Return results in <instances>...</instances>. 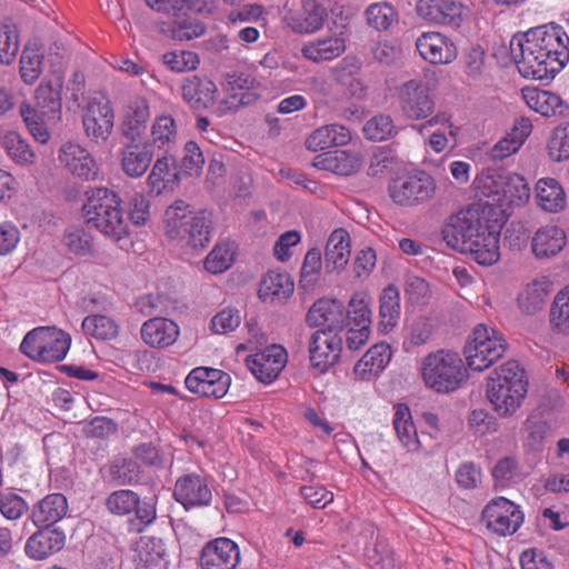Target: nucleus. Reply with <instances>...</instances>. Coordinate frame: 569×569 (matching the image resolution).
Returning <instances> with one entry per match:
<instances>
[{"instance_id": "nucleus-1", "label": "nucleus", "mask_w": 569, "mask_h": 569, "mask_svg": "<svg viewBox=\"0 0 569 569\" xmlns=\"http://www.w3.org/2000/svg\"><path fill=\"white\" fill-rule=\"evenodd\" d=\"M510 51L523 77L551 80L569 61V37L559 26H540L513 36Z\"/></svg>"}, {"instance_id": "nucleus-2", "label": "nucleus", "mask_w": 569, "mask_h": 569, "mask_svg": "<svg viewBox=\"0 0 569 569\" xmlns=\"http://www.w3.org/2000/svg\"><path fill=\"white\" fill-rule=\"evenodd\" d=\"M122 203L116 191L103 187L94 188L88 193L82 213L88 224L116 242L119 248L126 249L131 241Z\"/></svg>"}, {"instance_id": "nucleus-3", "label": "nucleus", "mask_w": 569, "mask_h": 569, "mask_svg": "<svg viewBox=\"0 0 569 569\" xmlns=\"http://www.w3.org/2000/svg\"><path fill=\"white\" fill-rule=\"evenodd\" d=\"M167 236L193 250L203 249L211 239L212 220L206 210L193 211L183 200H176L164 211Z\"/></svg>"}, {"instance_id": "nucleus-4", "label": "nucleus", "mask_w": 569, "mask_h": 569, "mask_svg": "<svg viewBox=\"0 0 569 569\" xmlns=\"http://www.w3.org/2000/svg\"><path fill=\"white\" fill-rule=\"evenodd\" d=\"M466 377L461 358L445 350L429 353L422 360V379L437 392H450L459 388Z\"/></svg>"}, {"instance_id": "nucleus-5", "label": "nucleus", "mask_w": 569, "mask_h": 569, "mask_svg": "<svg viewBox=\"0 0 569 569\" xmlns=\"http://www.w3.org/2000/svg\"><path fill=\"white\" fill-rule=\"evenodd\" d=\"M71 337L56 327H38L29 331L20 351L33 361L48 363L62 360L70 349Z\"/></svg>"}, {"instance_id": "nucleus-6", "label": "nucleus", "mask_w": 569, "mask_h": 569, "mask_svg": "<svg viewBox=\"0 0 569 569\" xmlns=\"http://www.w3.org/2000/svg\"><path fill=\"white\" fill-rule=\"evenodd\" d=\"M506 350L507 343L493 328L478 325L463 348V355L471 370L482 371L500 359Z\"/></svg>"}, {"instance_id": "nucleus-7", "label": "nucleus", "mask_w": 569, "mask_h": 569, "mask_svg": "<svg viewBox=\"0 0 569 569\" xmlns=\"http://www.w3.org/2000/svg\"><path fill=\"white\" fill-rule=\"evenodd\" d=\"M436 190L435 179L422 170L393 179L388 186L393 202L406 207L428 202L433 198Z\"/></svg>"}, {"instance_id": "nucleus-8", "label": "nucleus", "mask_w": 569, "mask_h": 569, "mask_svg": "<svg viewBox=\"0 0 569 569\" xmlns=\"http://www.w3.org/2000/svg\"><path fill=\"white\" fill-rule=\"evenodd\" d=\"M482 193L500 207H520L529 200L530 188L520 174L497 173L485 179Z\"/></svg>"}, {"instance_id": "nucleus-9", "label": "nucleus", "mask_w": 569, "mask_h": 569, "mask_svg": "<svg viewBox=\"0 0 569 569\" xmlns=\"http://www.w3.org/2000/svg\"><path fill=\"white\" fill-rule=\"evenodd\" d=\"M487 222L488 220L481 216L478 208L469 207L448 218L441 231L442 238L455 250L471 248V239L481 232Z\"/></svg>"}, {"instance_id": "nucleus-10", "label": "nucleus", "mask_w": 569, "mask_h": 569, "mask_svg": "<svg viewBox=\"0 0 569 569\" xmlns=\"http://www.w3.org/2000/svg\"><path fill=\"white\" fill-rule=\"evenodd\" d=\"M399 107L409 120H422L432 114L435 101L430 90L421 80H409L398 89Z\"/></svg>"}, {"instance_id": "nucleus-11", "label": "nucleus", "mask_w": 569, "mask_h": 569, "mask_svg": "<svg viewBox=\"0 0 569 569\" xmlns=\"http://www.w3.org/2000/svg\"><path fill=\"white\" fill-rule=\"evenodd\" d=\"M486 527L499 536L515 533L523 522V515L512 501L499 497L488 503L482 511Z\"/></svg>"}, {"instance_id": "nucleus-12", "label": "nucleus", "mask_w": 569, "mask_h": 569, "mask_svg": "<svg viewBox=\"0 0 569 569\" xmlns=\"http://www.w3.org/2000/svg\"><path fill=\"white\" fill-rule=\"evenodd\" d=\"M342 350V338L330 335L325 329L315 331L309 341V359L311 367L320 373L326 372L338 362Z\"/></svg>"}, {"instance_id": "nucleus-13", "label": "nucleus", "mask_w": 569, "mask_h": 569, "mask_svg": "<svg viewBox=\"0 0 569 569\" xmlns=\"http://www.w3.org/2000/svg\"><path fill=\"white\" fill-rule=\"evenodd\" d=\"M86 136L96 142H106L114 127V112L110 102L91 100L82 114Z\"/></svg>"}, {"instance_id": "nucleus-14", "label": "nucleus", "mask_w": 569, "mask_h": 569, "mask_svg": "<svg viewBox=\"0 0 569 569\" xmlns=\"http://www.w3.org/2000/svg\"><path fill=\"white\" fill-rule=\"evenodd\" d=\"M306 323L310 328L327 325V332L341 331L346 327V308L338 299L321 298L309 308Z\"/></svg>"}, {"instance_id": "nucleus-15", "label": "nucleus", "mask_w": 569, "mask_h": 569, "mask_svg": "<svg viewBox=\"0 0 569 569\" xmlns=\"http://www.w3.org/2000/svg\"><path fill=\"white\" fill-rule=\"evenodd\" d=\"M150 117L149 104L143 98H136L130 102L120 123L121 142H144L147 139V123Z\"/></svg>"}, {"instance_id": "nucleus-16", "label": "nucleus", "mask_w": 569, "mask_h": 569, "mask_svg": "<svg viewBox=\"0 0 569 569\" xmlns=\"http://www.w3.org/2000/svg\"><path fill=\"white\" fill-rule=\"evenodd\" d=\"M247 366L252 375L261 382H272L287 363V351L278 345L248 356Z\"/></svg>"}, {"instance_id": "nucleus-17", "label": "nucleus", "mask_w": 569, "mask_h": 569, "mask_svg": "<svg viewBox=\"0 0 569 569\" xmlns=\"http://www.w3.org/2000/svg\"><path fill=\"white\" fill-rule=\"evenodd\" d=\"M173 497L186 510L209 506L212 492L204 478L188 473L177 479Z\"/></svg>"}, {"instance_id": "nucleus-18", "label": "nucleus", "mask_w": 569, "mask_h": 569, "mask_svg": "<svg viewBox=\"0 0 569 569\" xmlns=\"http://www.w3.org/2000/svg\"><path fill=\"white\" fill-rule=\"evenodd\" d=\"M239 561V548L228 538H218L208 542L200 556V565L203 569H236Z\"/></svg>"}, {"instance_id": "nucleus-19", "label": "nucleus", "mask_w": 569, "mask_h": 569, "mask_svg": "<svg viewBox=\"0 0 569 569\" xmlns=\"http://www.w3.org/2000/svg\"><path fill=\"white\" fill-rule=\"evenodd\" d=\"M418 14L431 22L459 27L463 21L465 7L456 0H419Z\"/></svg>"}, {"instance_id": "nucleus-20", "label": "nucleus", "mask_w": 569, "mask_h": 569, "mask_svg": "<svg viewBox=\"0 0 569 569\" xmlns=\"http://www.w3.org/2000/svg\"><path fill=\"white\" fill-rule=\"evenodd\" d=\"M499 237V227L488 224L487 222L482 227L481 232H478L476 237L471 239V248H461L459 251L469 253L479 264L491 266L500 258Z\"/></svg>"}, {"instance_id": "nucleus-21", "label": "nucleus", "mask_w": 569, "mask_h": 569, "mask_svg": "<svg viewBox=\"0 0 569 569\" xmlns=\"http://www.w3.org/2000/svg\"><path fill=\"white\" fill-rule=\"evenodd\" d=\"M119 152L120 166L123 173L130 178L142 177L153 159V149L150 141L121 142Z\"/></svg>"}, {"instance_id": "nucleus-22", "label": "nucleus", "mask_w": 569, "mask_h": 569, "mask_svg": "<svg viewBox=\"0 0 569 569\" xmlns=\"http://www.w3.org/2000/svg\"><path fill=\"white\" fill-rule=\"evenodd\" d=\"M59 161L79 178L89 180L97 174V164L88 150L78 143L67 142L59 151Z\"/></svg>"}, {"instance_id": "nucleus-23", "label": "nucleus", "mask_w": 569, "mask_h": 569, "mask_svg": "<svg viewBox=\"0 0 569 569\" xmlns=\"http://www.w3.org/2000/svg\"><path fill=\"white\" fill-rule=\"evenodd\" d=\"M64 542L66 535L63 531L51 527H43V529L29 537L24 550L30 558L42 560L60 551Z\"/></svg>"}, {"instance_id": "nucleus-24", "label": "nucleus", "mask_w": 569, "mask_h": 569, "mask_svg": "<svg viewBox=\"0 0 569 569\" xmlns=\"http://www.w3.org/2000/svg\"><path fill=\"white\" fill-rule=\"evenodd\" d=\"M420 56L430 63H449L457 56V48L439 32H426L416 42Z\"/></svg>"}, {"instance_id": "nucleus-25", "label": "nucleus", "mask_w": 569, "mask_h": 569, "mask_svg": "<svg viewBox=\"0 0 569 569\" xmlns=\"http://www.w3.org/2000/svg\"><path fill=\"white\" fill-rule=\"evenodd\" d=\"M63 76L54 71L36 90L37 107L41 108L50 120H59L61 116V91Z\"/></svg>"}, {"instance_id": "nucleus-26", "label": "nucleus", "mask_w": 569, "mask_h": 569, "mask_svg": "<svg viewBox=\"0 0 569 569\" xmlns=\"http://www.w3.org/2000/svg\"><path fill=\"white\" fill-rule=\"evenodd\" d=\"M351 254L350 236L347 230H333L325 249V268L327 272H340L348 264Z\"/></svg>"}, {"instance_id": "nucleus-27", "label": "nucleus", "mask_w": 569, "mask_h": 569, "mask_svg": "<svg viewBox=\"0 0 569 569\" xmlns=\"http://www.w3.org/2000/svg\"><path fill=\"white\" fill-rule=\"evenodd\" d=\"M179 336L178 326L169 319L154 317L141 327V338L151 348H167Z\"/></svg>"}, {"instance_id": "nucleus-28", "label": "nucleus", "mask_w": 569, "mask_h": 569, "mask_svg": "<svg viewBox=\"0 0 569 569\" xmlns=\"http://www.w3.org/2000/svg\"><path fill=\"white\" fill-rule=\"evenodd\" d=\"M566 232L557 226L538 229L531 240V249L538 259L558 254L566 246Z\"/></svg>"}, {"instance_id": "nucleus-29", "label": "nucleus", "mask_w": 569, "mask_h": 569, "mask_svg": "<svg viewBox=\"0 0 569 569\" xmlns=\"http://www.w3.org/2000/svg\"><path fill=\"white\" fill-rule=\"evenodd\" d=\"M486 393L492 409L501 418L513 416L527 396L519 391L515 393L512 389L503 387V385H495V381L487 382Z\"/></svg>"}, {"instance_id": "nucleus-30", "label": "nucleus", "mask_w": 569, "mask_h": 569, "mask_svg": "<svg viewBox=\"0 0 569 569\" xmlns=\"http://www.w3.org/2000/svg\"><path fill=\"white\" fill-rule=\"evenodd\" d=\"M67 511V498L62 493H51L33 507L32 521L37 527H52L66 516Z\"/></svg>"}, {"instance_id": "nucleus-31", "label": "nucleus", "mask_w": 569, "mask_h": 569, "mask_svg": "<svg viewBox=\"0 0 569 569\" xmlns=\"http://www.w3.org/2000/svg\"><path fill=\"white\" fill-rule=\"evenodd\" d=\"M351 140L350 130L342 124H327L316 129L306 140L308 150L318 151L347 146Z\"/></svg>"}, {"instance_id": "nucleus-32", "label": "nucleus", "mask_w": 569, "mask_h": 569, "mask_svg": "<svg viewBox=\"0 0 569 569\" xmlns=\"http://www.w3.org/2000/svg\"><path fill=\"white\" fill-rule=\"evenodd\" d=\"M522 94L528 107L543 117L563 116L568 109L562 99L550 91L526 88Z\"/></svg>"}, {"instance_id": "nucleus-33", "label": "nucleus", "mask_w": 569, "mask_h": 569, "mask_svg": "<svg viewBox=\"0 0 569 569\" xmlns=\"http://www.w3.org/2000/svg\"><path fill=\"white\" fill-rule=\"evenodd\" d=\"M179 181L180 171H178V162L172 156L167 153L157 159L148 176L150 191L156 192V194H160L163 189L172 188Z\"/></svg>"}, {"instance_id": "nucleus-34", "label": "nucleus", "mask_w": 569, "mask_h": 569, "mask_svg": "<svg viewBox=\"0 0 569 569\" xmlns=\"http://www.w3.org/2000/svg\"><path fill=\"white\" fill-rule=\"evenodd\" d=\"M536 199L547 212L557 213L566 208V192L555 178H541L536 183Z\"/></svg>"}, {"instance_id": "nucleus-35", "label": "nucleus", "mask_w": 569, "mask_h": 569, "mask_svg": "<svg viewBox=\"0 0 569 569\" xmlns=\"http://www.w3.org/2000/svg\"><path fill=\"white\" fill-rule=\"evenodd\" d=\"M217 87L209 79L193 76L182 84V97L196 110L208 108L213 103Z\"/></svg>"}, {"instance_id": "nucleus-36", "label": "nucleus", "mask_w": 569, "mask_h": 569, "mask_svg": "<svg viewBox=\"0 0 569 569\" xmlns=\"http://www.w3.org/2000/svg\"><path fill=\"white\" fill-rule=\"evenodd\" d=\"M166 556L161 538L143 537L137 546L134 562L138 569H161Z\"/></svg>"}, {"instance_id": "nucleus-37", "label": "nucleus", "mask_w": 569, "mask_h": 569, "mask_svg": "<svg viewBox=\"0 0 569 569\" xmlns=\"http://www.w3.org/2000/svg\"><path fill=\"white\" fill-rule=\"evenodd\" d=\"M326 17L327 10L320 2L305 0L301 12L291 19L290 26L296 32H315L322 28Z\"/></svg>"}, {"instance_id": "nucleus-38", "label": "nucleus", "mask_w": 569, "mask_h": 569, "mask_svg": "<svg viewBox=\"0 0 569 569\" xmlns=\"http://www.w3.org/2000/svg\"><path fill=\"white\" fill-rule=\"evenodd\" d=\"M42 43L39 39L29 40L20 57V76L23 82L32 84L42 72Z\"/></svg>"}, {"instance_id": "nucleus-39", "label": "nucleus", "mask_w": 569, "mask_h": 569, "mask_svg": "<svg viewBox=\"0 0 569 569\" xmlns=\"http://www.w3.org/2000/svg\"><path fill=\"white\" fill-rule=\"evenodd\" d=\"M532 130L529 119L521 118L512 128V131L503 139L498 141L492 148L491 156L495 160H503L513 154L523 144Z\"/></svg>"}, {"instance_id": "nucleus-40", "label": "nucleus", "mask_w": 569, "mask_h": 569, "mask_svg": "<svg viewBox=\"0 0 569 569\" xmlns=\"http://www.w3.org/2000/svg\"><path fill=\"white\" fill-rule=\"evenodd\" d=\"M492 381H495V385H503V387L512 389L515 393L517 391L528 392V380L525 370L515 360H510L496 368L487 379V382Z\"/></svg>"}, {"instance_id": "nucleus-41", "label": "nucleus", "mask_w": 569, "mask_h": 569, "mask_svg": "<svg viewBox=\"0 0 569 569\" xmlns=\"http://www.w3.org/2000/svg\"><path fill=\"white\" fill-rule=\"evenodd\" d=\"M549 327L552 335L569 336V284L559 290L551 302Z\"/></svg>"}, {"instance_id": "nucleus-42", "label": "nucleus", "mask_w": 569, "mask_h": 569, "mask_svg": "<svg viewBox=\"0 0 569 569\" xmlns=\"http://www.w3.org/2000/svg\"><path fill=\"white\" fill-rule=\"evenodd\" d=\"M380 330L388 332L395 328L400 318V293L395 284L387 286L379 298Z\"/></svg>"}, {"instance_id": "nucleus-43", "label": "nucleus", "mask_w": 569, "mask_h": 569, "mask_svg": "<svg viewBox=\"0 0 569 569\" xmlns=\"http://www.w3.org/2000/svg\"><path fill=\"white\" fill-rule=\"evenodd\" d=\"M393 428L399 440L409 451L419 450L420 441L407 405L397 403L395 406Z\"/></svg>"}, {"instance_id": "nucleus-44", "label": "nucleus", "mask_w": 569, "mask_h": 569, "mask_svg": "<svg viewBox=\"0 0 569 569\" xmlns=\"http://www.w3.org/2000/svg\"><path fill=\"white\" fill-rule=\"evenodd\" d=\"M345 50L346 43L342 38L329 37L305 44L301 52L307 59L318 62L332 60L339 57Z\"/></svg>"}, {"instance_id": "nucleus-45", "label": "nucleus", "mask_w": 569, "mask_h": 569, "mask_svg": "<svg viewBox=\"0 0 569 569\" xmlns=\"http://www.w3.org/2000/svg\"><path fill=\"white\" fill-rule=\"evenodd\" d=\"M315 166L325 170H330L340 176H350L357 172L361 166L360 159L347 151H336L323 153L316 158Z\"/></svg>"}, {"instance_id": "nucleus-46", "label": "nucleus", "mask_w": 569, "mask_h": 569, "mask_svg": "<svg viewBox=\"0 0 569 569\" xmlns=\"http://www.w3.org/2000/svg\"><path fill=\"white\" fill-rule=\"evenodd\" d=\"M1 146L18 164L29 166L36 161V153L29 143L16 131H6L2 134Z\"/></svg>"}, {"instance_id": "nucleus-47", "label": "nucleus", "mask_w": 569, "mask_h": 569, "mask_svg": "<svg viewBox=\"0 0 569 569\" xmlns=\"http://www.w3.org/2000/svg\"><path fill=\"white\" fill-rule=\"evenodd\" d=\"M371 299L366 292H355L346 310V327H366L371 325Z\"/></svg>"}, {"instance_id": "nucleus-48", "label": "nucleus", "mask_w": 569, "mask_h": 569, "mask_svg": "<svg viewBox=\"0 0 569 569\" xmlns=\"http://www.w3.org/2000/svg\"><path fill=\"white\" fill-rule=\"evenodd\" d=\"M63 246L76 256H91L94 252L93 237L81 226H70L64 230Z\"/></svg>"}, {"instance_id": "nucleus-49", "label": "nucleus", "mask_w": 569, "mask_h": 569, "mask_svg": "<svg viewBox=\"0 0 569 569\" xmlns=\"http://www.w3.org/2000/svg\"><path fill=\"white\" fill-rule=\"evenodd\" d=\"M81 327L84 335L98 340H112L119 333V326L117 322L102 315H91L86 317Z\"/></svg>"}, {"instance_id": "nucleus-50", "label": "nucleus", "mask_w": 569, "mask_h": 569, "mask_svg": "<svg viewBox=\"0 0 569 569\" xmlns=\"http://www.w3.org/2000/svg\"><path fill=\"white\" fill-rule=\"evenodd\" d=\"M548 286L545 282L533 281L529 283L518 297L520 310L527 315H536L541 311L548 296Z\"/></svg>"}, {"instance_id": "nucleus-51", "label": "nucleus", "mask_w": 569, "mask_h": 569, "mask_svg": "<svg viewBox=\"0 0 569 569\" xmlns=\"http://www.w3.org/2000/svg\"><path fill=\"white\" fill-rule=\"evenodd\" d=\"M259 291L263 297L286 299L293 292V281L288 273L269 271L263 277Z\"/></svg>"}, {"instance_id": "nucleus-52", "label": "nucleus", "mask_w": 569, "mask_h": 569, "mask_svg": "<svg viewBox=\"0 0 569 569\" xmlns=\"http://www.w3.org/2000/svg\"><path fill=\"white\" fill-rule=\"evenodd\" d=\"M391 359V349L389 345L381 342L373 345L363 357L357 362L355 370L363 368L366 372L378 375L381 372Z\"/></svg>"}, {"instance_id": "nucleus-53", "label": "nucleus", "mask_w": 569, "mask_h": 569, "mask_svg": "<svg viewBox=\"0 0 569 569\" xmlns=\"http://www.w3.org/2000/svg\"><path fill=\"white\" fill-rule=\"evenodd\" d=\"M20 116L32 137L40 143H46L49 138V131L46 127L43 116L44 111H39L28 102H22L19 107Z\"/></svg>"}, {"instance_id": "nucleus-54", "label": "nucleus", "mask_w": 569, "mask_h": 569, "mask_svg": "<svg viewBox=\"0 0 569 569\" xmlns=\"http://www.w3.org/2000/svg\"><path fill=\"white\" fill-rule=\"evenodd\" d=\"M432 329L433 327L429 318L418 317L413 319L405 329L403 350L409 352L415 347L425 345L429 340Z\"/></svg>"}, {"instance_id": "nucleus-55", "label": "nucleus", "mask_w": 569, "mask_h": 569, "mask_svg": "<svg viewBox=\"0 0 569 569\" xmlns=\"http://www.w3.org/2000/svg\"><path fill=\"white\" fill-rule=\"evenodd\" d=\"M227 372L207 367H198L190 371L187 376L184 383L186 388L193 393H206L210 388V385H213L217 380H219V375H226Z\"/></svg>"}, {"instance_id": "nucleus-56", "label": "nucleus", "mask_w": 569, "mask_h": 569, "mask_svg": "<svg viewBox=\"0 0 569 569\" xmlns=\"http://www.w3.org/2000/svg\"><path fill=\"white\" fill-rule=\"evenodd\" d=\"M151 137L152 139L149 141L152 149L153 147L163 149L166 146L174 142L177 137L174 119L167 114L158 117L152 124Z\"/></svg>"}, {"instance_id": "nucleus-57", "label": "nucleus", "mask_w": 569, "mask_h": 569, "mask_svg": "<svg viewBox=\"0 0 569 569\" xmlns=\"http://www.w3.org/2000/svg\"><path fill=\"white\" fill-rule=\"evenodd\" d=\"M233 256L230 243H217L204 260V269L213 274L221 273L231 267Z\"/></svg>"}, {"instance_id": "nucleus-58", "label": "nucleus", "mask_w": 569, "mask_h": 569, "mask_svg": "<svg viewBox=\"0 0 569 569\" xmlns=\"http://www.w3.org/2000/svg\"><path fill=\"white\" fill-rule=\"evenodd\" d=\"M18 28L14 24H2L0 27V62L10 66L19 51Z\"/></svg>"}, {"instance_id": "nucleus-59", "label": "nucleus", "mask_w": 569, "mask_h": 569, "mask_svg": "<svg viewBox=\"0 0 569 569\" xmlns=\"http://www.w3.org/2000/svg\"><path fill=\"white\" fill-rule=\"evenodd\" d=\"M363 134L372 141H383L396 134V127L390 116L378 114L363 126Z\"/></svg>"}, {"instance_id": "nucleus-60", "label": "nucleus", "mask_w": 569, "mask_h": 569, "mask_svg": "<svg viewBox=\"0 0 569 569\" xmlns=\"http://www.w3.org/2000/svg\"><path fill=\"white\" fill-rule=\"evenodd\" d=\"M549 156L553 161H563L569 158V122L556 127L547 144Z\"/></svg>"}, {"instance_id": "nucleus-61", "label": "nucleus", "mask_w": 569, "mask_h": 569, "mask_svg": "<svg viewBox=\"0 0 569 569\" xmlns=\"http://www.w3.org/2000/svg\"><path fill=\"white\" fill-rule=\"evenodd\" d=\"M204 164V157L194 141H188L183 148V157L178 162V171L186 176H198Z\"/></svg>"}, {"instance_id": "nucleus-62", "label": "nucleus", "mask_w": 569, "mask_h": 569, "mask_svg": "<svg viewBox=\"0 0 569 569\" xmlns=\"http://www.w3.org/2000/svg\"><path fill=\"white\" fill-rule=\"evenodd\" d=\"M367 22L376 30H388L391 24L397 20L395 9L383 3H372L366 10Z\"/></svg>"}, {"instance_id": "nucleus-63", "label": "nucleus", "mask_w": 569, "mask_h": 569, "mask_svg": "<svg viewBox=\"0 0 569 569\" xmlns=\"http://www.w3.org/2000/svg\"><path fill=\"white\" fill-rule=\"evenodd\" d=\"M106 505L110 512L124 516L139 506V497L131 490H118L107 498Z\"/></svg>"}, {"instance_id": "nucleus-64", "label": "nucleus", "mask_w": 569, "mask_h": 569, "mask_svg": "<svg viewBox=\"0 0 569 569\" xmlns=\"http://www.w3.org/2000/svg\"><path fill=\"white\" fill-rule=\"evenodd\" d=\"M405 293L408 300L415 305H423L431 296L429 283L421 277L408 274L405 281Z\"/></svg>"}]
</instances>
